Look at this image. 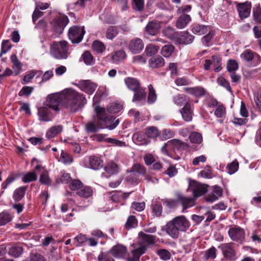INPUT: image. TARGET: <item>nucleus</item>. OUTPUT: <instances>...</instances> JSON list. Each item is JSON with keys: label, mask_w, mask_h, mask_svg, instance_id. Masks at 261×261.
I'll return each mask as SVG.
<instances>
[{"label": "nucleus", "mask_w": 261, "mask_h": 261, "mask_svg": "<svg viewBox=\"0 0 261 261\" xmlns=\"http://www.w3.org/2000/svg\"><path fill=\"white\" fill-rule=\"evenodd\" d=\"M86 101L83 94L69 88L65 89L61 93L49 96L47 99V106L55 111H59V106L61 105L70 112H75L86 103Z\"/></svg>", "instance_id": "f257e3e1"}, {"label": "nucleus", "mask_w": 261, "mask_h": 261, "mask_svg": "<svg viewBox=\"0 0 261 261\" xmlns=\"http://www.w3.org/2000/svg\"><path fill=\"white\" fill-rule=\"evenodd\" d=\"M97 114L96 119L85 125V130L88 133H94L99 129L108 128L110 130L114 129L119 124V120L108 115L105 108L97 106L95 108Z\"/></svg>", "instance_id": "f03ea898"}, {"label": "nucleus", "mask_w": 261, "mask_h": 261, "mask_svg": "<svg viewBox=\"0 0 261 261\" xmlns=\"http://www.w3.org/2000/svg\"><path fill=\"white\" fill-rule=\"evenodd\" d=\"M190 227V222L184 216H177L168 222L166 226L168 234L173 239H177L180 232L186 231Z\"/></svg>", "instance_id": "7ed1b4c3"}, {"label": "nucleus", "mask_w": 261, "mask_h": 261, "mask_svg": "<svg viewBox=\"0 0 261 261\" xmlns=\"http://www.w3.org/2000/svg\"><path fill=\"white\" fill-rule=\"evenodd\" d=\"M69 46L67 41L61 40L54 41L50 46V53L56 59L58 60L66 59L69 53Z\"/></svg>", "instance_id": "20e7f679"}, {"label": "nucleus", "mask_w": 261, "mask_h": 261, "mask_svg": "<svg viewBox=\"0 0 261 261\" xmlns=\"http://www.w3.org/2000/svg\"><path fill=\"white\" fill-rule=\"evenodd\" d=\"M222 251L224 257L230 261H235L237 259L236 252L233 243H224L219 246Z\"/></svg>", "instance_id": "39448f33"}, {"label": "nucleus", "mask_w": 261, "mask_h": 261, "mask_svg": "<svg viewBox=\"0 0 261 261\" xmlns=\"http://www.w3.org/2000/svg\"><path fill=\"white\" fill-rule=\"evenodd\" d=\"M85 33L83 28L73 26L69 29L68 35L72 43H78L82 40Z\"/></svg>", "instance_id": "423d86ee"}, {"label": "nucleus", "mask_w": 261, "mask_h": 261, "mask_svg": "<svg viewBox=\"0 0 261 261\" xmlns=\"http://www.w3.org/2000/svg\"><path fill=\"white\" fill-rule=\"evenodd\" d=\"M68 22L67 16H60L53 20L52 22L53 29L56 33L61 34Z\"/></svg>", "instance_id": "0eeeda50"}, {"label": "nucleus", "mask_w": 261, "mask_h": 261, "mask_svg": "<svg viewBox=\"0 0 261 261\" xmlns=\"http://www.w3.org/2000/svg\"><path fill=\"white\" fill-rule=\"evenodd\" d=\"M190 188L195 198L204 195L207 191V186L205 185L196 181H193L190 183Z\"/></svg>", "instance_id": "6e6552de"}, {"label": "nucleus", "mask_w": 261, "mask_h": 261, "mask_svg": "<svg viewBox=\"0 0 261 261\" xmlns=\"http://www.w3.org/2000/svg\"><path fill=\"white\" fill-rule=\"evenodd\" d=\"M228 233L230 239L233 241H242L245 238L244 230L238 226L230 227Z\"/></svg>", "instance_id": "1a4fd4ad"}, {"label": "nucleus", "mask_w": 261, "mask_h": 261, "mask_svg": "<svg viewBox=\"0 0 261 261\" xmlns=\"http://www.w3.org/2000/svg\"><path fill=\"white\" fill-rule=\"evenodd\" d=\"M144 44L142 40L139 38H135L130 40L128 49L133 54H139L144 48Z\"/></svg>", "instance_id": "9d476101"}, {"label": "nucleus", "mask_w": 261, "mask_h": 261, "mask_svg": "<svg viewBox=\"0 0 261 261\" xmlns=\"http://www.w3.org/2000/svg\"><path fill=\"white\" fill-rule=\"evenodd\" d=\"M167 145L171 147V150L176 152L180 150L187 149L189 145L186 142H182L178 139H172L168 141Z\"/></svg>", "instance_id": "9b49d317"}, {"label": "nucleus", "mask_w": 261, "mask_h": 261, "mask_svg": "<svg viewBox=\"0 0 261 261\" xmlns=\"http://www.w3.org/2000/svg\"><path fill=\"white\" fill-rule=\"evenodd\" d=\"M97 86L95 83L89 80L82 81L79 83L81 90L89 94H92L95 91Z\"/></svg>", "instance_id": "f8f14e48"}, {"label": "nucleus", "mask_w": 261, "mask_h": 261, "mask_svg": "<svg viewBox=\"0 0 261 261\" xmlns=\"http://www.w3.org/2000/svg\"><path fill=\"white\" fill-rule=\"evenodd\" d=\"M161 22L157 20H152L148 22L146 25L145 31L149 35L155 36L160 31L161 28Z\"/></svg>", "instance_id": "ddd939ff"}, {"label": "nucleus", "mask_w": 261, "mask_h": 261, "mask_svg": "<svg viewBox=\"0 0 261 261\" xmlns=\"http://www.w3.org/2000/svg\"><path fill=\"white\" fill-rule=\"evenodd\" d=\"M38 115L39 120L46 122L51 120L54 117L49 109L47 107H41L39 108Z\"/></svg>", "instance_id": "4468645a"}, {"label": "nucleus", "mask_w": 261, "mask_h": 261, "mask_svg": "<svg viewBox=\"0 0 261 261\" xmlns=\"http://www.w3.org/2000/svg\"><path fill=\"white\" fill-rule=\"evenodd\" d=\"M194 37L188 32H182L176 37L175 41L179 44H189L191 43Z\"/></svg>", "instance_id": "2eb2a0df"}, {"label": "nucleus", "mask_w": 261, "mask_h": 261, "mask_svg": "<svg viewBox=\"0 0 261 261\" xmlns=\"http://www.w3.org/2000/svg\"><path fill=\"white\" fill-rule=\"evenodd\" d=\"M251 8V4L249 2H246L238 5V10L239 16L241 18H245L247 17L250 13Z\"/></svg>", "instance_id": "dca6fc26"}, {"label": "nucleus", "mask_w": 261, "mask_h": 261, "mask_svg": "<svg viewBox=\"0 0 261 261\" xmlns=\"http://www.w3.org/2000/svg\"><path fill=\"white\" fill-rule=\"evenodd\" d=\"M127 252V249L125 247L117 245L114 246L111 250V253L115 258H123Z\"/></svg>", "instance_id": "f3484780"}, {"label": "nucleus", "mask_w": 261, "mask_h": 261, "mask_svg": "<svg viewBox=\"0 0 261 261\" xmlns=\"http://www.w3.org/2000/svg\"><path fill=\"white\" fill-rule=\"evenodd\" d=\"M180 112L185 121L189 122L192 120L193 111L191 105L189 103L186 102L185 106L180 110Z\"/></svg>", "instance_id": "a211bd4d"}, {"label": "nucleus", "mask_w": 261, "mask_h": 261, "mask_svg": "<svg viewBox=\"0 0 261 261\" xmlns=\"http://www.w3.org/2000/svg\"><path fill=\"white\" fill-rule=\"evenodd\" d=\"M165 60L161 56L158 55L151 57L148 61L149 66L151 68H159L164 65Z\"/></svg>", "instance_id": "6ab92c4d"}, {"label": "nucleus", "mask_w": 261, "mask_h": 261, "mask_svg": "<svg viewBox=\"0 0 261 261\" xmlns=\"http://www.w3.org/2000/svg\"><path fill=\"white\" fill-rule=\"evenodd\" d=\"M8 254L14 257H18L22 253L23 249L20 245L16 244L14 245L8 246Z\"/></svg>", "instance_id": "aec40b11"}, {"label": "nucleus", "mask_w": 261, "mask_h": 261, "mask_svg": "<svg viewBox=\"0 0 261 261\" xmlns=\"http://www.w3.org/2000/svg\"><path fill=\"white\" fill-rule=\"evenodd\" d=\"M191 20V19L189 15L182 14L177 20L176 26L178 29H182L187 26Z\"/></svg>", "instance_id": "412c9836"}, {"label": "nucleus", "mask_w": 261, "mask_h": 261, "mask_svg": "<svg viewBox=\"0 0 261 261\" xmlns=\"http://www.w3.org/2000/svg\"><path fill=\"white\" fill-rule=\"evenodd\" d=\"M178 200L181 202L184 210L187 209L189 207H191L194 204V200L191 197L184 196L182 195L178 194L177 195Z\"/></svg>", "instance_id": "4be33fe9"}, {"label": "nucleus", "mask_w": 261, "mask_h": 261, "mask_svg": "<svg viewBox=\"0 0 261 261\" xmlns=\"http://www.w3.org/2000/svg\"><path fill=\"white\" fill-rule=\"evenodd\" d=\"M124 82L127 88L132 91L136 90L141 87L139 81L133 77H127Z\"/></svg>", "instance_id": "5701e85b"}, {"label": "nucleus", "mask_w": 261, "mask_h": 261, "mask_svg": "<svg viewBox=\"0 0 261 261\" xmlns=\"http://www.w3.org/2000/svg\"><path fill=\"white\" fill-rule=\"evenodd\" d=\"M184 90L187 93L193 95L196 97L202 96L205 93L204 89L203 88L199 87L185 88Z\"/></svg>", "instance_id": "b1692460"}, {"label": "nucleus", "mask_w": 261, "mask_h": 261, "mask_svg": "<svg viewBox=\"0 0 261 261\" xmlns=\"http://www.w3.org/2000/svg\"><path fill=\"white\" fill-rule=\"evenodd\" d=\"M192 31L195 34L202 35L209 32L210 27L208 25L195 24L193 26Z\"/></svg>", "instance_id": "393cba45"}, {"label": "nucleus", "mask_w": 261, "mask_h": 261, "mask_svg": "<svg viewBox=\"0 0 261 261\" xmlns=\"http://www.w3.org/2000/svg\"><path fill=\"white\" fill-rule=\"evenodd\" d=\"M133 91L134 94L132 99L133 102L140 101L145 99L146 93L143 87H140L138 89Z\"/></svg>", "instance_id": "a878e982"}, {"label": "nucleus", "mask_w": 261, "mask_h": 261, "mask_svg": "<svg viewBox=\"0 0 261 261\" xmlns=\"http://www.w3.org/2000/svg\"><path fill=\"white\" fill-rule=\"evenodd\" d=\"M139 238L142 243L147 245L153 244L155 239V236L147 234L143 232L139 233Z\"/></svg>", "instance_id": "bb28decb"}, {"label": "nucleus", "mask_w": 261, "mask_h": 261, "mask_svg": "<svg viewBox=\"0 0 261 261\" xmlns=\"http://www.w3.org/2000/svg\"><path fill=\"white\" fill-rule=\"evenodd\" d=\"M162 32L164 36L170 40H175L177 36V33L174 29L170 26H167L163 28Z\"/></svg>", "instance_id": "cd10ccee"}, {"label": "nucleus", "mask_w": 261, "mask_h": 261, "mask_svg": "<svg viewBox=\"0 0 261 261\" xmlns=\"http://www.w3.org/2000/svg\"><path fill=\"white\" fill-rule=\"evenodd\" d=\"M90 167L94 170H97L102 167V162L97 156H91L89 158Z\"/></svg>", "instance_id": "c85d7f7f"}, {"label": "nucleus", "mask_w": 261, "mask_h": 261, "mask_svg": "<svg viewBox=\"0 0 261 261\" xmlns=\"http://www.w3.org/2000/svg\"><path fill=\"white\" fill-rule=\"evenodd\" d=\"M126 56V54L123 50L116 51L110 56L112 62L114 63H117L122 61Z\"/></svg>", "instance_id": "c756f323"}, {"label": "nucleus", "mask_w": 261, "mask_h": 261, "mask_svg": "<svg viewBox=\"0 0 261 261\" xmlns=\"http://www.w3.org/2000/svg\"><path fill=\"white\" fill-rule=\"evenodd\" d=\"M146 247L143 246L132 251L133 256L127 258V261H138L140 256L145 253Z\"/></svg>", "instance_id": "7c9ffc66"}, {"label": "nucleus", "mask_w": 261, "mask_h": 261, "mask_svg": "<svg viewBox=\"0 0 261 261\" xmlns=\"http://www.w3.org/2000/svg\"><path fill=\"white\" fill-rule=\"evenodd\" d=\"M63 126L61 125L54 126L50 127L46 133V137L48 139L54 138L62 131Z\"/></svg>", "instance_id": "2f4dec72"}, {"label": "nucleus", "mask_w": 261, "mask_h": 261, "mask_svg": "<svg viewBox=\"0 0 261 261\" xmlns=\"http://www.w3.org/2000/svg\"><path fill=\"white\" fill-rule=\"evenodd\" d=\"M27 189V186H22L16 189L13 194L14 200L19 201L24 197Z\"/></svg>", "instance_id": "473e14b6"}, {"label": "nucleus", "mask_w": 261, "mask_h": 261, "mask_svg": "<svg viewBox=\"0 0 261 261\" xmlns=\"http://www.w3.org/2000/svg\"><path fill=\"white\" fill-rule=\"evenodd\" d=\"M93 191L91 188L85 186L81 188L80 190L77 192V194L81 197L88 198L92 195Z\"/></svg>", "instance_id": "72a5a7b5"}, {"label": "nucleus", "mask_w": 261, "mask_h": 261, "mask_svg": "<svg viewBox=\"0 0 261 261\" xmlns=\"http://www.w3.org/2000/svg\"><path fill=\"white\" fill-rule=\"evenodd\" d=\"M118 34L117 28L115 26L109 27L106 31V37L109 40H113Z\"/></svg>", "instance_id": "f704fd0d"}, {"label": "nucleus", "mask_w": 261, "mask_h": 261, "mask_svg": "<svg viewBox=\"0 0 261 261\" xmlns=\"http://www.w3.org/2000/svg\"><path fill=\"white\" fill-rule=\"evenodd\" d=\"M82 58L87 65H91L94 64V59L93 56L89 51H85L82 55Z\"/></svg>", "instance_id": "c9c22d12"}, {"label": "nucleus", "mask_w": 261, "mask_h": 261, "mask_svg": "<svg viewBox=\"0 0 261 261\" xmlns=\"http://www.w3.org/2000/svg\"><path fill=\"white\" fill-rule=\"evenodd\" d=\"M152 212L156 216L160 217L163 212V207L160 202L158 201L153 202L151 204Z\"/></svg>", "instance_id": "e433bc0d"}, {"label": "nucleus", "mask_w": 261, "mask_h": 261, "mask_svg": "<svg viewBox=\"0 0 261 261\" xmlns=\"http://www.w3.org/2000/svg\"><path fill=\"white\" fill-rule=\"evenodd\" d=\"M174 46L172 44L164 45L161 49L162 55L166 58H169L174 50Z\"/></svg>", "instance_id": "4c0bfd02"}, {"label": "nucleus", "mask_w": 261, "mask_h": 261, "mask_svg": "<svg viewBox=\"0 0 261 261\" xmlns=\"http://www.w3.org/2000/svg\"><path fill=\"white\" fill-rule=\"evenodd\" d=\"M107 173L110 174H114L118 172L119 167L114 162L109 163L105 168Z\"/></svg>", "instance_id": "58836bf2"}, {"label": "nucleus", "mask_w": 261, "mask_h": 261, "mask_svg": "<svg viewBox=\"0 0 261 261\" xmlns=\"http://www.w3.org/2000/svg\"><path fill=\"white\" fill-rule=\"evenodd\" d=\"M148 90L149 92L147 101L149 103H153L156 100L157 95L155 93V91L152 85L150 84L148 86Z\"/></svg>", "instance_id": "ea45409f"}, {"label": "nucleus", "mask_w": 261, "mask_h": 261, "mask_svg": "<svg viewBox=\"0 0 261 261\" xmlns=\"http://www.w3.org/2000/svg\"><path fill=\"white\" fill-rule=\"evenodd\" d=\"M92 47L94 51L99 54H102L106 50L105 44L98 40L94 41L93 42Z\"/></svg>", "instance_id": "a19ab883"}, {"label": "nucleus", "mask_w": 261, "mask_h": 261, "mask_svg": "<svg viewBox=\"0 0 261 261\" xmlns=\"http://www.w3.org/2000/svg\"><path fill=\"white\" fill-rule=\"evenodd\" d=\"M189 138L192 143L200 144L202 141L201 135L197 132H192L190 134Z\"/></svg>", "instance_id": "79ce46f5"}, {"label": "nucleus", "mask_w": 261, "mask_h": 261, "mask_svg": "<svg viewBox=\"0 0 261 261\" xmlns=\"http://www.w3.org/2000/svg\"><path fill=\"white\" fill-rule=\"evenodd\" d=\"M239 164L237 160H234L231 163L228 164L226 167L227 172L232 174L237 172L239 169Z\"/></svg>", "instance_id": "37998d69"}, {"label": "nucleus", "mask_w": 261, "mask_h": 261, "mask_svg": "<svg viewBox=\"0 0 261 261\" xmlns=\"http://www.w3.org/2000/svg\"><path fill=\"white\" fill-rule=\"evenodd\" d=\"M227 69L229 73L235 72L239 68L238 62L235 60H229L227 63Z\"/></svg>", "instance_id": "c03bdc74"}, {"label": "nucleus", "mask_w": 261, "mask_h": 261, "mask_svg": "<svg viewBox=\"0 0 261 261\" xmlns=\"http://www.w3.org/2000/svg\"><path fill=\"white\" fill-rule=\"evenodd\" d=\"M146 134L149 138H155L159 136V132L156 127L154 126H150L146 128Z\"/></svg>", "instance_id": "a18cd8bd"}, {"label": "nucleus", "mask_w": 261, "mask_h": 261, "mask_svg": "<svg viewBox=\"0 0 261 261\" xmlns=\"http://www.w3.org/2000/svg\"><path fill=\"white\" fill-rule=\"evenodd\" d=\"M37 179V175L34 172H30L25 174L22 178V181L24 183L35 181Z\"/></svg>", "instance_id": "49530a36"}, {"label": "nucleus", "mask_w": 261, "mask_h": 261, "mask_svg": "<svg viewBox=\"0 0 261 261\" xmlns=\"http://www.w3.org/2000/svg\"><path fill=\"white\" fill-rule=\"evenodd\" d=\"M159 49L158 46L149 44L147 45L145 49V53L147 56H151L152 55L156 54Z\"/></svg>", "instance_id": "de8ad7c7"}, {"label": "nucleus", "mask_w": 261, "mask_h": 261, "mask_svg": "<svg viewBox=\"0 0 261 261\" xmlns=\"http://www.w3.org/2000/svg\"><path fill=\"white\" fill-rule=\"evenodd\" d=\"M204 257L206 259H214L216 257V249L212 247L205 251Z\"/></svg>", "instance_id": "09e8293b"}, {"label": "nucleus", "mask_w": 261, "mask_h": 261, "mask_svg": "<svg viewBox=\"0 0 261 261\" xmlns=\"http://www.w3.org/2000/svg\"><path fill=\"white\" fill-rule=\"evenodd\" d=\"M11 215L7 212L0 213V226L6 225L11 220Z\"/></svg>", "instance_id": "8fccbe9b"}, {"label": "nucleus", "mask_w": 261, "mask_h": 261, "mask_svg": "<svg viewBox=\"0 0 261 261\" xmlns=\"http://www.w3.org/2000/svg\"><path fill=\"white\" fill-rule=\"evenodd\" d=\"M39 181L43 185H50L51 180L49 177L48 173L47 171H44L39 178Z\"/></svg>", "instance_id": "3c124183"}, {"label": "nucleus", "mask_w": 261, "mask_h": 261, "mask_svg": "<svg viewBox=\"0 0 261 261\" xmlns=\"http://www.w3.org/2000/svg\"><path fill=\"white\" fill-rule=\"evenodd\" d=\"M225 114V108L222 105L218 106L214 112L215 115L218 118H224Z\"/></svg>", "instance_id": "603ef678"}, {"label": "nucleus", "mask_w": 261, "mask_h": 261, "mask_svg": "<svg viewBox=\"0 0 261 261\" xmlns=\"http://www.w3.org/2000/svg\"><path fill=\"white\" fill-rule=\"evenodd\" d=\"M241 58L246 62L251 61L254 58V53L250 50H246L241 55Z\"/></svg>", "instance_id": "864d4df0"}, {"label": "nucleus", "mask_w": 261, "mask_h": 261, "mask_svg": "<svg viewBox=\"0 0 261 261\" xmlns=\"http://www.w3.org/2000/svg\"><path fill=\"white\" fill-rule=\"evenodd\" d=\"M156 253L160 256V258L163 260H167L170 258V253L166 249H162L158 250Z\"/></svg>", "instance_id": "5fc2aeb1"}, {"label": "nucleus", "mask_w": 261, "mask_h": 261, "mask_svg": "<svg viewBox=\"0 0 261 261\" xmlns=\"http://www.w3.org/2000/svg\"><path fill=\"white\" fill-rule=\"evenodd\" d=\"M137 225V221L134 216H129L125 223V227L127 229L135 227Z\"/></svg>", "instance_id": "6e6d98bb"}, {"label": "nucleus", "mask_w": 261, "mask_h": 261, "mask_svg": "<svg viewBox=\"0 0 261 261\" xmlns=\"http://www.w3.org/2000/svg\"><path fill=\"white\" fill-rule=\"evenodd\" d=\"M130 172L132 173L137 172L141 174H144L146 171L143 166L139 164H136L132 166Z\"/></svg>", "instance_id": "4d7b16f0"}, {"label": "nucleus", "mask_w": 261, "mask_h": 261, "mask_svg": "<svg viewBox=\"0 0 261 261\" xmlns=\"http://www.w3.org/2000/svg\"><path fill=\"white\" fill-rule=\"evenodd\" d=\"M71 190H80L83 187V183L79 179L72 180L69 185Z\"/></svg>", "instance_id": "13d9d810"}, {"label": "nucleus", "mask_w": 261, "mask_h": 261, "mask_svg": "<svg viewBox=\"0 0 261 261\" xmlns=\"http://www.w3.org/2000/svg\"><path fill=\"white\" fill-rule=\"evenodd\" d=\"M173 101L175 104L179 106L184 103L186 104V102H187L186 100L185 96L182 94H177L174 96Z\"/></svg>", "instance_id": "bf43d9fd"}, {"label": "nucleus", "mask_w": 261, "mask_h": 261, "mask_svg": "<svg viewBox=\"0 0 261 261\" xmlns=\"http://www.w3.org/2000/svg\"><path fill=\"white\" fill-rule=\"evenodd\" d=\"M11 60L13 64V68L19 72L21 70V64L18 59L16 55H11Z\"/></svg>", "instance_id": "052dcab7"}, {"label": "nucleus", "mask_w": 261, "mask_h": 261, "mask_svg": "<svg viewBox=\"0 0 261 261\" xmlns=\"http://www.w3.org/2000/svg\"><path fill=\"white\" fill-rule=\"evenodd\" d=\"M71 179L69 174L64 172L62 173L60 178H57L56 182L58 184L61 182L63 184H67Z\"/></svg>", "instance_id": "680f3d73"}, {"label": "nucleus", "mask_w": 261, "mask_h": 261, "mask_svg": "<svg viewBox=\"0 0 261 261\" xmlns=\"http://www.w3.org/2000/svg\"><path fill=\"white\" fill-rule=\"evenodd\" d=\"M11 44L9 40L3 41L2 44L0 56L3 54H6L8 50H9L11 49Z\"/></svg>", "instance_id": "e2e57ef3"}, {"label": "nucleus", "mask_w": 261, "mask_h": 261, "mask_svg": "<svg viewBox=\"0 0 261 261\" xmlns=\"http://www.w3.org/2000/svg\"><path fill=\"white\" fill-rule=\"evenodd\" d=\"M33 90V88L32 87L24 86L19 91L18 95L20 96L25 95L26 96H29Z\"/></svg>", "instance_id": "0e129e2a"}, {"label": "nucleus", "mask_w": 261, "mask_h": 261, "mask_svg": "<svg viewBox=\"0 0 261 261\" xmlns=\"http://www.w3.org/2000/svg\"><path fill=\"white\" fill-rule=\"evenodd\" d=\"M175 83L178 86H182L190 84L191 81L186 77H178L175 80Z\"/></svg>", "instance_id": "69168bd1"}, {"label": "nucleus", "mask_w": 261, "mask_h": 261, "mask_svg": "<svg viewBox=\"0 0 261 261\" xmlns=\"http://www.w3.org/2000/svg\"><path fill=\"white\" fill-rule=\"evenodd\" d=\"M217 82L220 86L226 88L227 90H231V87L230 86L229 83L223 77H220L218 78Z\"/></svg>", "instance_id": "338daca9"}, {"label": "nucleus", "mask_w": 261, "mask_h": 261, "mask_svg": "<svg viewBox=\"0 0 261 261\" xmlns=\"http://www.w3.org/2000/svg\"><path fill=\"white\" fill-rule=\"evenodd\" d=\"M253 16L256 22L261 23V7L259 5L256 6V9L254 11Z\"/></svg>", "instance_id": "774afa93"}]
</instances>
